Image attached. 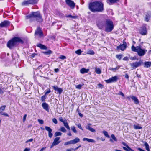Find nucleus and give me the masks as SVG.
Segmentation results:
<instances>
[{"instance_id":"obj_30","label":"nucleus","mask_w":151,"mask_h":151,"mask_svg":"<svg viewBox=\"0 0 151 151\" xmlns=\"http://www.w3.org/2000/svg\"><path fill=\"white\" fill-rule=\"evenodd\" d=\"M134 128L135 129H141L142 128V127L139 126L138 124L137 125H134Z\"/></svg>"},{"instance_id":"obj_17","label":"nucleus","mask_w":151,"mask_h":151,"mask_svg":"<svg viewBox=\"0 0 151 151\" xmlns=\"http://www.w3.org/2000/svg\"><path fill=\"white\" fill-rule=\"evenodd\" d=\"M150 18H151V12H148L146 13L145 17V21L148 22Z\"/></svg>"},{"instance_id":"obj_5","label":"nucleus","mask_w":151,"mask_h":151,"mask_svg":"<svg viewBox=\"0 0 151 151\" xmlns=\"http://www.w3.org/2000/svg\"><path fill=\"white\" fill-rule=\"evenodd\" d=\"M114 25L112 21L109 19H107L106 20L105 24V31L107 32H109L112 31L114 28Z\"/></svg>"},{"instance_id":"obj_7","label":"nucleus","mask_w":151,"mask_h":151,"mask_svg":"<svg viewBox=\"0 0 151 151\" xmlns=\"http://www.w3.org/2000/svg\"><path fill=\"white\" fill-rule=\"evenodd\" d=\"M118 79V77L116 76L110 78L109 79L105 80V81L107 83H110L116 82Z\"/></svg>"},{"instance_id":"obj_45","label":"nucleus","mask_w":151,"mask_h":151,"mask_svg":"<svg viewBox=\"0 0 151 151\" xmlns=\"http://www.w3.org/2000/svg\"><path fill=\"white\" fill-rule=\"evenodd\" d=\"M72 143L71 142V140H70V141H68L66 142H65L64 144V145L65 146L67 145H68L72 144Z\"/></svg>"},{"instance_id":"obj_32","label":"nucleus","mask_w":151,"mask_h":151,"mask_svg":"<svg viewBox=\"0 0 151 151\" xmlns=\"http://www.w3.org/2000/svg\"><path fill=\"white\" fill-rule=\"evenodd\" d=\"M43 53L45 55H48L52 53V52L50 50H49L47 51L44 52Z\"/></svg>"},{"instance_id":"obj_20","label":"nucleus","mask_w":151,"mask_h":151,"mask_svg":"<svg viewBox=\"0 0 151 151\" xmlns=\"http://www.w3.org/2000/svg\"><path fill=\"white\" fill-rule=\"evenodd\" d=\"M37 46L42 50H46L47 49V47L46 46L41 44H37Z\"/></svg>"},{"instance_id":"obj_39","label":"nucleus","mask_w":151,"mask_h":151,"mask_svg":"<svg viewBox=\"0 0 151 151\" xmlns=\"http://www.w3.org/2000/svg\"><path fill=\"white\" fill-rule=\"evenodd\" d=\"M59 130L63 133H65L66 132V129L64 127H61Z\"/></svg>"},{"instance_id":"obj_51","label":"nucleus","mask_w":151,"mask_h":151,"mask_svg":"<svg viewBox=\"0 0 151 151\" xmlns=\"http://www.w3.org/2000/svg\"><path fill=\"white\" fill-rule=\"evenodd\" d=\"M52 122L55 124H56L58 123V121L56 119L54 118L52 119Z\"/></svg>"},{"instance_id":"obj_22","label":"nucleus","mask_w":151,"mask_h":151,"mask_svg":"<svg viewBox=\"0 0 151 151\" xmlns=\"http://www.w3.org/2000/svg\"><path fill=\"white\" fill-rule=\"evenodd\" d=\"M71 140L72 144H74L79 142L80 141V139L78 137H76L74 139Z\"/></svg>"},{"instance_id":"obj_15","label":"nucleus","mask_w":151,"mask_h":151,"mask_svg":"<svg viewBox=\"0 0 151 151\" xmlns=\"http://www.w3.org/2000/svg\"><path fill=\"white\" fill-rule=\"evenodd\" d=\"M127 47L126 43V42L124 43L123 44L120 45L117 47V49H120L122 51H124L126 49Z\"/></svg>"},{"instance_id":"obj_58","label":"nucleus","mask_w":151,"mask_h":151,"mask_svg":"<svg viewBox=\"0 0 151 151\" xmlns=\"http://www.w3.org/2000/svg\"><path fill=\"white\" fill-rule=\"evenodd\" d=\"M33 139L32 138H31L29 140H27L26 141L25 143H27L29 142H32L33 141Z\"/></svg>"},{"instance_id":"obj_62","label":"nucleus","mask_w":151,"mask_h":151,"mask_svg":"<svg viewBox=\"0 0 151 151\" xmlns=\"http://www.w3.org/2000/svg\"><path fill=\"white\" fill-rule=\"evenodd\" d=\"M119 94L122 96L123 97L124 96V94L121 91H120L119 92Z\"/></svg>"},{"instance_id":"obj_52","label":"nucleus","mask_w":151,"mask_h":151,"mask_svg":"<svg viewBox=\"0 0 151 151\" xmlns=\"http://www.w3.org/2000/svg\"><path fill=\"white\" fill-rule=\"evenodd\" d=\"M1 114L2 115L5 116L9 117V115L6 113L2 112L1 113Z\"/></svg>"},{"instance_id":"obj_54","label":"nucleus","mask_w":151,"mask_h":151,"mask_svg":"<svg viewBox=\"0 0 151 151\" xmlns=\"http://www.w3.org/2000/svg\"><path fill=\"white\" fill-rule=\"evenodd\" d=\"M123 148L125 151H132L130 150H129V149H128L127 148H126V147H123Z\"/></svg>"},{"instance_id":"obj_9","label":"nucleus","mask_w":151,"mask_h":151,"mask_svg":"<svg viewBox=\"0 0 151 151\" xmlns=\"http://www.w3.org/2000/svg\"><path fill=\"white\" fill-rule=\"evenodd\" d=\"M60 137H56L54 139L52 145L50 146V148H52L54 146H56L61 142V141L60 140Z\"/></svg>"},{"instance_id":"obj_61","label":"nucleus","mask_w":151,"mask_h":151,"mask_svg":"<svg viewBox=\"0 0 151 151\" xmlns=\"http://www.w3.org/2000/svg\"><path fill=\"white\" fill-rule=\"evenodd\" d=\"M74 151V148H71L70 149H68L66 150V151Z\"/></svg>"},{"instance_id":"obj_40","label":"nucleus","mask_w":151,"mask_h":151,"mask_svg":"<svg viewBox=\"0 0 151 151\" xmlns=\"http://www.w3.org/2000/svg\"><path fill=\"white\" fill-rule=\"evenodd\" d=\"M71 130L74 133H77V132L76 130L75 127L74 126H72L71 127Z\"/></svg>"},{"instance_id":"obj_37","label":"nucleus","mask_w":151,"mask_h":151,"mask_svg":"<svg viewBox=\"0 0 151 151\" xmlns=\"http://www.w3.org/2000/svg\"><path fill=\"white\" fill-rule=\"evenodd\" d=\"M62 134V133L59 132H56L55 134L54 135L55 137H57L58 136H61Z\"/></svg>"},{"instance_id":"obj_57","label":"nucleus","mask_w":151,"mask_h":151,"mask_svg":"<svg viewBox=\"0 0 151 151\" xmlns=\"http://www.w3.org/2000/svg\"><path fill=\"white\" fill-rule=\"evenodd\" d=\"M51 92V91L50 89H49L45 93V95H47L48 93H50Z\"/></svg>"},{"instance_id":"obj_34","label":"nucleus","mask_w":151,"mask_h":151,"mask_svg":"<svg viewBox=\"0 0 151 151\" xmlns=\"http://www.w3.org/2000/svg\"><path fill=\"white\" fill-rule=\"evenodd\" d=\"M119 68V67L118 66L115 68H109L110 70H112L114 72H115L116 70H118Z\"/></svg>"},{"instance_id":"obj_47","label":"nucleus","mask_w":151,"mask_h":151,"mask_svg":"<svg viewBox=\"0 0 151 151\" xmlns=\"http://www.w3.org/2000/svg\"><path fill=\"white\" fill-rule=\"evenodd\" d=\"M91 125V124L90 123L88 124H87V125L86 127V128L88 130H89V129H90V128H91V127H90V126Z\"/></svg>"},{"instance_id":"obj_19","label":"nucleus","mask_w":151,"mask_h":151,"mask_svg":"<svg viewBox=\"0 0 151 151\" xmlns=\"http://www.w3.org/2000/svg\"><path fill=\"white\" fill-rule=\"evenodd\" d=\"M131 98L134 101V103L136 104H138L139 103V101L137 98L134 96H131Z\"/></svg>"},{"instance_id":"obj_23","label":"nucleus","mask_w":151,"mask_h":151,"mask_svg":"<svg viewBox=\"0 0 151 151\" xmlns=\"http://www.w3.org/2000/svg\"><path fill=\"white\" fill-rule=\"evenodd\" d=\"M83 141H86L89 142L95 143V140L94 139L86 138H83Z\"/></svg>"},{"instance_id":"obj_12","label":"nucleus","mask_w":151,"mask_h":151,"mask_svg":"<svg viewBox=\"0 0 151 151\" xmlns=\"http://www.w3.org/2000/svg\"><path fill=\"white\" fill-rule=\"evenodd\" d=\"M96 24L98 28L102 29L105 26V22L104 21H99L97 22Z\"/></svg>"},{"instance_id":"obj_26","label":"nucleus","mask_w":151,"mask_h":151,"mask_svg":"<svg viewBox=\"0 0 151 151\" xmlns=\"http://www.w3.org/2000/svg\"><path fill=\"white\" fill-rule=\"evenodd\" d=\"M64 124V126L68 130H70V128L69 127L67 122L66 120H65V122L63 123Z\"/></svg>"},{"instance_id":"obj_38","label":"nucleus","mask_w":151,"mask_h":151,"mask_svg":"<svg viewBox=\"0 0 151 151\" xmlns=\"http://www.w3.org/2000/svg\"><path fill=\"white\" fill-rule=\"evenodd\" d=\"M122 144L125 146H126V147H127V148H128V149H129V150H130L132 151H134V150H133L132 149H131L129 146L128 145H127L126 143H125V142H122Z\"/></svg>"},{"instance_id":"obj_28","label":"nucleus","mask_w":151,"mask_h":151,"mask_svg":"<svg viewBox=\"0 0 151 151\" xmlns=\"http://www.w3.org/2000/svg\"><path fill=\"white\" fill-rule=\"evenodd\" d=\"M144 145L145 147V148L147 151H150L149 145L146 142H145Z\"/></svg>"},{"instance_id":"obj_24","label":"nucleus","mask_w":151,"mask_h":151,"mask_svg":"<svg viewBox=\"0 0 151 151\" xmlns=\"http://www.w3.org/2000/svg\"><path fill=\"white\" fill-rule=\"evenodd\" d=\"M89 71L88 69H86L85 68H82L80 70V72L82 74H84L85 73H87Z\"/></svg>"},{"instance_id":"obj_13","label":"nucleus","mask_w":151,"mask_h":151,"mask_svg":"<svg viewBox=\"0 0 151 151\" xmlns=\"http://www.w3.org/2000/svg\"><path fill=\"white\" fill-rule=\"evenodd\" d=\"M45 130L48 132V136L50 138H51L53 136V134L52 133V129L49 127L45 126Z\"/></svg>"},{"instance_id":"obj_11","label":"nucleus","mask_w":151,"mask_h":151,"mask_svg":"<svg viewBox=\"0 0 151 151\" xmlns=\"http://www.w3.org/2000/svg\"><path fill=\"white\" fill-rule=\"evenodd\" d=\"M10 22L7 20H5L0 24V28L9 27L10 24Z\"/></svg>"},{"instance_id":"obj_46","label":"nucleus","mask_w":151,"mask_h":151,"mask_svg":"<svg viewBox=\"0 0 151 151\" xmlns=\"http://www.w3.org/2000/svg\"><path fill=\"white\" fill-rule=\"evenodd\" d=\"M94 52L92 50H90L88 52V54L93 55L94 54Z\"/></svg>"},{"instance_id":"obj_49","label":"nucleus","mask_w":151,"mask_h":151,"mask_svg":"<svg viewBox=\"0 0 151 151\" xmlns=\"http://www.w3.org/2000/svg\"><path fill=\"white\" fill-rule=\"evenodd\" d=\"M59 58L62 59V60H64L66 59V57L64 56L63 55H60V57H59Z\"/></svg>"},{"instance_id":"obj_31","label":"nucleus","mask_w":151,"mask_h":151,"mask_svg":"<svg viewBox=\"0 0 151 151\" xmlns=\"http://www.w3.org/2000/svg\"><path fill=\"white\" fill-rule=\"evenodd\" d=\"M29 0H27L26 1H24L22 2V5H27L29 4Z\"/></svg>"},{"instance_id":"obj_4","label":"nucleus","mask_w":151,"mask_h":151,"mask_svg":"<svg viewBox=\"0 0 151 151\" xmlns=\"http://www.w3.org/2000/svg\"><path fill=\"white\" fill-rule=\"evenodd\" d=\"M141 48V45L139 44L138 46L136 47L134 45L132 46L131 48L132 50L137 52L139 56H142L145 55L147 50L145 49H142Z\"/></svg>"},{"instance_id":"obj_53","label":"nucleus","mask_w":151,"mask_h":151,"mask_svg":"<svg viewBox=\"0 0 151 151\" xmlns=\"http://www.w3.org/2000/svg\"><path fill=\"white\" fill-rule=\"evenodd\" d=\"M38 122L40 124H43L44 123V121L42 120L38 119Z\"/></svg>"},{"instance_id":"obj_2","label":"nucleus","mask_w":151,"mask_h":151,"mask_svg":"<svg viewBox=\"0 0 151 151\" xmlns=\"http://www.w3.org/2000/svg\"><path fill=\"white\" fill-rule=\"evenodd\" d=\"M26 19H29L30 22L36 21L38 22H41L43 19L41 14L39 11L32 12L31 14L26 16Z\"/></svg>"},{"instance_id":"obj_41","label":"nucleus","mask_w":151,"mask_h":151,"mask_svg":"<svg viewBox=\"0 0 151 151\" xmlns=\"http://www.w3.org/2000/svg\"><path fill=\"white\" fill-rule=\"evenodd\" d=\"M123 56V55L122 54H120L119 55H116V58L118 59L119 60H120L122 57Z\"/></svg>"},{"instance_id":"obj_8","label":"nucleus","mask_w":151,"mask_h":151,"mask_svg":"<svg viewBox=\"0 0 151 151\" xmlns=\"http://www.w3.org/2000/svg\"><path fill=\"white\" fill-rule=\"evenodd\" d=\"M35 36H39L40 37L43 36V32L40 27L37 28L35 32Z\"/></svg>"},{"instance_id":"obj_18","label":"nucleus","mask_w":151,"mask_h":151,"mask_svg":"<svg viewBox=\"0 0 151 151\" xmlns=\"http://www.w3.org/2000/svg\"><path fill=\"white\" fill-rule=\"evenodd\" d=\"M42 106L43 108L47 112L49 111V105L45 102L43 103L42 104Z\"/></svg>"},{"instance_id":"obj_35","label":"nucleus","mask_w":151,"mask_h":151,"mask_svg":"<svg viewBox=\"0 0 151 151\" xmlns=\"http://www.w3.org/2000/svg\"><path fill=\"white\" fill-rule=\"evenodd\" d=\"M119 0H107V1L108 3H109V2H110L111 3H114L119 1Z\"/></svg>"},{"instance_id":"obj_16","label":"nucleus","mask_w":151,"mask_h":151,"mask_svg":"<svg viewBox=\"0 0 151 151\" xmlns=\"http://www.w3.org/2000/svg\"><path fill=\"white\" fill-rule=\"evenodd\" d=\"M53 89L55 91H57L60 94L63 92V89L61 88H59L57 86H52Z\"/></svg>"},{"instance_id":"obj_56","label":"nucleus","mask_w":151,"mask_h":151,"mask_svg":"<svg viewBox=\"0 0 151 151\" xmlns=\"http://www.w3.org/2000/svg\"><path fill=\"white\" fill-rule=\"evenodd\" d=\"M77 126L80 129L82 130H83V129H82V127H81V125L80 124H78V125H77Z\"/></svg>"},{"instance_id":"obj_33","label":"nucleus","mask_w":151,"mask_h":151,"mask_svg":"<svg viewBox=\"0 0 151 151\" xmlns=\"http://www.w3.org/2000/svg\"><path fill=\"white\" fill-rule=\"evenodd\" d=\"M95 71L98 74H100L101 73V70L99 68H95Z\"/></svg>"},{"instance_id":"obj_14","label":"nucleus","mask_w":151,"mask_h":151,"mask_svg":"<svg viewBox=\"0 0 151 151\" xmlns=\"http://www.w3.org/2000/svg\"><path fill=\"white\" fill-rule=\"evenodd\" d=\"M139 32L140 34L142 35L146 34L147 31L146 27H141Z\"/></svg>"},{"instance_id":"obj_1","label":"nucleus","mask_w":151,"mask_h":151,"mask_svg":"<svg viewBox=\"0 0 151 151\" xmlns=\"http://www.w3.org/2000/svg\"><path fill=\"white\" fill-rule=\"evenodd\" d=\"M88 8L92 12H102L104 11V4L101 1H96L90 3L89 4Z\"/></svg>"},{"instance_id":"obj_6","label":"nucleus","mask_w":151,"mask_h":151,"mask_svg":"<svg viewBox=\"0 0 151 151\" xmlns=\"http://www.w3.org/2000/svg\"><path fill=\"white\" fill-rule=\"evenodd\" d=\"M143 64V60H140L138 62H136L134 63H130V65L134 69H135L137 67L140 66Z\"/></svg>"},{"instance_id":"obj_50","label":"nucleus","mask_w":151,"mask_h":151,"mask_svg":"<svg viewBox=\"0 0 151 151\" xmlns=\"http://www.w3.org/2000/svg\"><path fill=\"white\" fill-rule=\"evenodd\" d=\"M82 85L81 84H79L76 86V88L77 89H80L81 88Z\"/></svg>"},{"instance_id":"obj_48","label":"nucleus","mask_w":151,"mask_h":151,"mask_svg":"<svg viewBox=\"0 0 151 151\" xmlns=\"http://www.w3.org/2000/svg\"><path fill=\"white\" fill-rule=\"evenodd\" d=\"M46 99V95H44V96H42L41 98V100L43 102L45 101V100Z\"/></svg>"},{"instance_id":"obj_3","label":"nucleus","mask_w":151,"mask_h":151,"mask_svg":"<svg viewBox=\"0 0 151 151\" xmlns=\"http://www.w3.org/2000/svg\"><path fill=\"white\" fill-rule=\"evenodd\" d=\"M24 43L23 40L22 39L18 37H14L7 43V46L10 49H12L17 44Z\"/></svg>"},{"instance_id":"obj_63","label":"nucleus","mask_w":151,"mask_h":151,"mask_svg":"<svg viewBox=\"0 0 151 151\" xmlns=\"http://www.w3.org/2000/svg\"><path fill=\"white\" fill-rule=\"evenodd\" d=\"M124 60L127 61L129 59L127 57H124L123 59Z\"/></svg>"},{"instance_id":"obj_27","label":"nucleus","mask_w":151,"mask_h":151,"mask_svg":"<svg viewBox=\"0 0 151 151\" xmlns=\"http://www.w3.org/2000/svg\"><path fill=\"white\" fill-rule=\"evenodd\" d=\"M38 1V0H29L30 4L32 5L37 4Z\"/></svg>"},{"instance_id":"obj_29","label":"nucleus","mask_w":151,"mask_h":151,"mask_svg":"<svg viewBox=\"0 0 151 151\" xmlns=\"http://www.w3.org/2000/svg\"><path fill=\"white\" fill-rule=\"evenodd\" d=\"M6 107L5 105H3L0 107V114H1V113L5 110Z\"/></svg>"},{"instance_id":"obj_10","label":"nucleus","mask_w":151,"mask_h":151,"mask_svg":"<svg viewBox=\"0 0 151 151\" xmlns=\"http://www.w3.org/2000/svg\"><path fill=\"white\" fill-rule=\"evenodd\" d=\"M66 4L71 9H73L75 7L76 4L71 0H65Z\"/></svg>"},{"instance_id":"obj_59","label":"nucleus","mask_w":151,"mask_h":151,"mask_svg":"<svg viewBox=\"0 0 151 151\" xmlns=\"http://www.w3.org/2000/svg\"><path fill=\"white\" fill-rule=\"evenodd\" d=\"M59 120L60 121V122H63V123L65 122V120H63V119L62 118V117H60L59 118Z\"/></svg>"},{"instance_id":"obj_55","label":"nucleus","mask_w":151,"mask_h":151,"mask_svg":"<svg viewBox=\"0 0 151 151\" xmlns=\"http://www.w3.org/2000/svg\"><path fill=\"white\" fill-rule=\"evenodd\" d=\"M89 130L93 132H96L95 130L92 127L90 128Z\"/></svg>"},{"instance_id":"obj_42","label":"nucleus","mask_w":151,"mask_h":151,"mask_svg":"<svg viewBox=\"0 0 151 151\" xmlns=\"http://www.w3.org/2000/svg\"><path fill=\"white\" fill-rule=\"evenodd\" d=\"M66 17L71 18L73 19H76L78 17L76 16H72L71 15H69L67 16Z\"/></svg>"},{"instance_id":"obj_64","label":"nucleus","mask_w":151,"mask_h":151,"mask_svg":"<svg viewBox=\"0 0 151 151\" xmlns=\"http://www.w3.org/2000/svg\"><path fill=\"white\" fill-rule=\"evenodd\" d=\"M30 148H26L24 150V151H30Z\"/></svg>"},{"instance_id":"obj_25","label":"nucleus","mask_w":151,"mask_h":151,"mask_svg":"<svg viewBox=\"0 0 151 151\" xmlns=\"http://www.w3.org/2000/svg\"><path fill=\"white\" fill-rule=\"evenodd\" d=\"M111 139H110V141L111 142H113V140H114L115 141H117V139L115 137V135L113 134H112L111 135Z\"/></svg>"},{"instance_id":"obj_43","label":"nucleus","mask_w":151,"mask_h":151,"mask_svg":"<svg viewBox=\"0 0 151 151\" xmlns=\"http://www.w3.org/2000/svg\"><path fill=\"white\" fill-rule=\"evenodd\" d=\"M82 51L80 49H78L75 51V53L78 55H81Z\"/></svg>"},{"instance_id":"obj_60","label":"nucleus","mask_w":151,"mask_h":151,"mask_svg":"<svg viewBox=\"0 0 151 151\" xmlns=\"http://www.w3.org/2000/svg\"><path fill=\"white\" fill-rule=\"evenodd\" d=\"M98 86H99V88H102L103 87V85L102 84L100 83L98 84Z\"/></svg>"},{"instance_id":"obj_44","label":"nucleus","mask_w":151,"mask_h":151,"mask_svg":"<svg viewBox=\"0 0 151 151\" xmlns=\"http://www.w3.org/2000/svg\"><path fill=\"white\" fill-rule=\"evenodd\" d=\"M42 67V65H40V66H39L38 67V68L37 69H34V73H36L37 75H38V73H37V70H39L40 68V67Z\"/></svg>"},{"instance_id":"obj_36","label":"nucleus","mask_w":151,"mask_h":151,"mask_svg":"<svg viewBox=\"0 0 151 151\" xmlns=\"http://www.w3.org/2000/svg\"><path fill=\"white\" fill-rule=\"evenodd\" d=\"M103 133L104 135L108 138H110V136L108 135L107 132L106 131H104Z\"/></svg>"},{"instance_id":"obj_21","label":"nucleus","mask_w":151,"mask_h":151,"mask_svg":"<svg viewBox=\"0 0 151 151\" xmlns=\"http://www.w3.org/2000/svg\"><path fill=\"white\" fill-rule=\"evenodd\" d=\"M144 67L146 68L150 67L151 66V62H145L144 63Z\"/></svg>"}]
</instances>
